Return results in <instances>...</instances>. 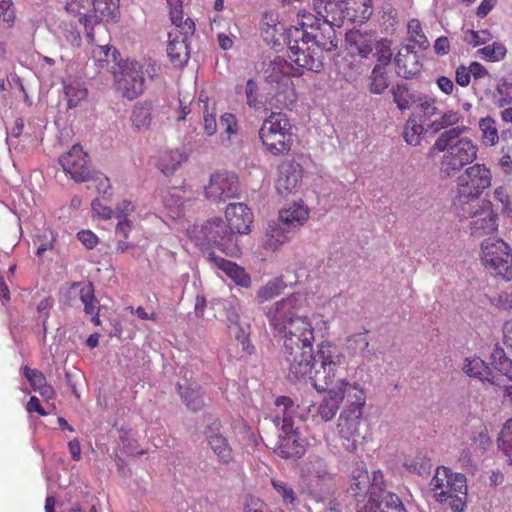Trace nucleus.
Here are the masks:
<instances>
[{
  "label": "nucleus",
  "mask_w": 512,
  "mask_h": 512,
  "mask_svg": "<svg viewBox=\"0 0 512 512\" xmlns=\"http://www.w3.org/2000/svg\"><path fill=\"white\" fill-rule=\"evenodd\" d=\"M306 298L300 293L276 301L266 312L269 325L283 341V354L291 381L306 379L311 370L314 328L307 316L300 315Z\"/></svg>",
  "instance_id": "obj_1"
},
{
  "label": "nucleus",
  "mask_w": 512,
  "mask_h": 512,
  "mask_svg": "<svg viewBox=\"0 0 512 512\" xmlns=\"http://www.w3.org/2000/svg\"><path fill=\"white\" fill-rule=\"evenodd\" d=\"M470 128L456 126L442 132L436 139L433 149L444 152L440 170L445 176H453L477 158L478 146L468 137H461Z\"/></svg>",
  "instance_id": "obj_2"
},
{
  "label": "nucleus",
  "mask_w": 512,
  "mask_h": 512,
  "mask_svg": "<svg viewBox=\"0 0 512 512\" xmlns=\"http://www.w3.org/2000/svg\"><path fill=\"white\" fill-rule=\"evenodd\" d=\"M276 414L273 423L279 427L278 440L273 447L274 452L285 459H296L304 455L307 441L301 437L298 428L294 427L296 408L294 401L287 396H279L275 400Z\"/></svg>",
  "instance_id": "obj_3"
},
{
  "label": "nucleus",
  "mask_w": 512,
  "mask_h": 512,
  "mask_svg": "<svg viewBox=\"0 0 512 512\" xmlns=\"http://www.w3.org/2000/svg\"><path fill=\"white\" fill-rule=\"evenodd\" d=\"M324 66L323 55L317 47L303 36L289 34L288 41V59L277 57L271 63L273 71L279 73H290L294 77H299L305 71L320 72Z\"/></svg>",
  "instance_id": "obj_4"
},
{
  "label": "nucleus",
  "mask_w": 512,
  "mask_h": 512,
  "mask_svg": "<svg viewBox=\"0 0 512 512\" xmlns=\"http://www.w3.org/2000/svg\"><path fill=\"white\" fill-rule=\"evenodd\" d=\"M386 484L381 470L371 473L363 462L351 471L349 492L356 499L357 512H378Z\"/></svg>",
  "instance_id": "obj_5"
},
{
  "label": "nucleus",
  "mask_w": 512,
  "mask_h": 512,
  "mask_svg": "<svg viewBox=\"0 0 512 512\" xmlns=\"http://www.w3.org/2000/svg\"><path fill=\"white\" fill-rule=\"evenodd\" d=\"M317 356L321 360L320 370L313 371V360L311 361V370L306 375L314 388H326L328 385L346 384V372L348 364L346 356L341 349L334 343L323 341L318 346Z\"/></svg>",
  "instance_id": "obj_6"
},
{
  "label": "nucleus",
  "mask_w": 512,
  "mask_h": 512,
  "mask_svg": "<svg viewBox=\"0 0 512 512\" xmlns=\"http://www.w3.org/2000/svg\"><path fill=\"white\" fill-rule=\"evenodd\" d=\"M258 136L263 151L274 157L288 155L294 145L293 125L282 112H271L263 120Z\"/></svg>",
  "instance_id": "obj_7"
},
{
  "label": "nucleus",
  "mask_w": 512,
  "mask_h": 512,
  "mask_svg": "<svg viewBox=\"0 0 512 512\" xmlns=\"http://www.w3.org/2000/svg\"><path fill=\"white\" fill-rule=\"evenodd\" d=\"M492 173L485 164L476 163L466 168L457 179L454 206H460L463 216L475 217L478 213L470 205L479 200L483 192L491 186Z\"/></svg>",
  "instance_id": "obj_8"
},
{
  "label": "nucleus",
  "mask_w": 512,
  "mask_h": 512,
  "mask_svg": "<svg viewBox=\"0 0 512 512\" xmlns=\"http://www.w3.org/2000/svg\"><path fill=\"white\" fill-rule=\"evenodd\" d=\"M434 498L440 503H448L453 512H462L466 506V477L453 473L447 467H438L430 482Z\"/></svg>",
  "instance_id": "obj_9"
},
{
  "label": "nucleus",
  "mask_w": 512,
  "mask_h": 512,
  "mask_svg": "<svg viewBox=\"0 0 512 512\" xmlns=\"http://www.w3.org/2000/svg\"><path fill=\"white\" fill-rule=\"evenodd\" d=\"M157 73L156 64L144 59L124 63L113 75L117 90L123 97L133 100L143 93L145 77L153 78Z\"/></svg>",
  "instance_id": "obj_10"
},
{
  "label": "nucleus",
  "mask_w": 512,
  "mask_h": 512,
  "mask_svg": "<svg viewBox=\"0 0 512 512\" xmlns=\"http://www.w3.org/2000/svg\"><path fill=\"white\" fill-rule=\"evenodd\" d=\"M93 9L90 14H80L79 21L86 30L90 43H95L96 33L105 36L108 32L103 22L116 21L119 16V0H92Z\"/></svg>",
  "instance_id": "obj_11"
},
{
  "label": "nucleus",
  "mask_w": 512,
  "mask_h": 512,
  "mask_svg": "<svg viewBox=\"0 0 512 512\" xmlns=\"http://www.w3.org/2000/svg\"><path fill=\"white\" fill-rule=\"evenodd\" d=\"M481 259L486 268L507 281L512 279V250L502 239H485L481 244Z\"/></svg>",
  "instance_id": "obj_12"
},
{
  "label": "nucleus",
  "mask_w": 512,
  "mask_h": 512,
  "mask_svg": "<svg viewBox=\"0 0 512 512\" xmlns=\"http://www.w3.org/2000/svg\"><path fill=\"white\" fill-rule=\"evenodd\" d=\"M271 71L267 75L266 81L268 84V91L266 102L272 108L276 109H291L296 103L297 93L290 73H279V71Z\"/></svg>",
  "instance_id": "obj_13"
},
{
  "label": "nucleus",
  "mask_w": 512,
  "mask_h": 512,
  "mask_svg": "<svg viewBox=\"0 0 512 512\" xmlns=\"http://www.w3.org/2000/svg\"><path fill=\"white\" fill-rule=\"evenodd\" d=\"M240 194L239 178L235 173L222 171L211 175L205 186L206 198L213 202H225Z\"/></svg>",
  "instance_id": "obj_14"
},
{
  "label": "nucleus",
  "mask_w": 512,
  "mask_h": 512,
  "mask_svg": "<svg viewBox=\"0 0 512 512\" xmlns=\"http://www.w3.org/2000/svg\"><path fill=\"white\" fill-rule=\"evenodd\" d=\"M362 416L363 414L358 410H342L340 413L337 430L342 444L347 451H356L357 444L365 438L360 429Z\"/></svg>",
  "instance_id": "obj_15"
},
{
  "label": "nucleus",
  "mask_w": 512,
  "mask_h": 512,
  "mask_svg": "<svg viewBox=\"0 0 512 512\" xmlns=\"http://www.w3.org/2000/svg\"><path fill=\"white\" fill-rule=\"evenodd\" d=\"M59 163L64 172L78 183L88 182L91 178V164L88 154L79 144L60 157Z\"/></svg>",
  "instance_id": "obj_16"
},
{
  "label": "nucleus",
  "mask_w": 512,
  "mask_h": 512,
  "mask_svg": "<svg viewBox=\"0 0 512 512\" xmlns=\"http://www.w3.org/2000/svg\"><path fill=\"white\" fill-rule=\"evenodd\" d=\"M303 174L304 169L300 163L292 159L282 161L277 167L275 180L277 193L285 197L296 194L301 188Z\"/></svg>",
  "instance_id": "obj_17"
},
{
  "label": "nucleus",
  "mask_w": 512,
  "mask_h": 512,
  "mask_svg": "<svg viewBox=\"0 0 512 512\" xmlns=\"http://www.w3.org/2000/svg\"><path fill=\"white\" fill-rule=\"evenodd\" d=\"M347 384L328 385L326 388H315L317 391H326L327 394L315 408L316 416L324 422L331 421L337 414L341 403L345 398V387Z\"/></svg>",
  "instance_id": "obj_18"
},
{
  "label": "nucleus",
  "mask_w": 512,
  "mask_h": 512,
  "mask_svg": "<svg viewBox=\"0 0 512 512\" xmlns=\"http://www.w3.org/2000/svg\"><path fill=\"white\" fill-rule=\"evenodd\" d=\"M222 424L218 419L212 421L205 427L204 435L208 445L217 456L218 460L224 464L233 461V450L227 438L221 432Z\"/></svg>",
  "instance_id": "obj_19"
},
{
  "label": "nucleus",
  "mask_w": 512,
  "mask_h": 512,
  "mask_svg": "<svg viewBox=\"0 0 512 512\" xmlns=\"http://www.w3.org/2000/svg\"><path fill=\"white\" fill-rule=\"evenodd\" d=\"M96 40L94 43L96 45L91 52L94 64L102 70L116 74V70L122 66L119 51L109 44L98 43L102 41L101 39L96 38Z\"/></svg>",
  "instance_id": "obj_20"
},
{
  "label": "nucleus",
  "mask_w": 512,
  "mask_h": 512,
  "mask_svg": "<svg viewBox=\"0 0 512 512\" xmlns=\"http://www.w3.org/2000/svg\"><path fill=\"white\" fill-rule=\"evenodd\" d=\"M335 26L322 22L321 25L316 26L314 31L304 33L303 36L313 47H317L322 54L323 51H333L338 45Z\"/></svg>",
  "instance_id": "obj_21"
},
{
  "label": "nucleus",
  "mask_w": 512,
  "mask_h": 512,
  "mask_svg": "<svg viewBox=\"0 0 512 512\" xmlns=\"http://www.w3.org/2000/svg\"><path fill=\"white\" fill-rule=\"evenodd\" d=\"M395 64L398 75L406 79L416 77L422 68L419 56L411 50L410 44L399 50L395 57Z\"/></svg>",
  "instance_id": "obj_22"
},
{
  "label": "nucleus",
  "mask_w": 512,
  "mask_h": 512,
  "mask_svg": "<svg viewBox=\"0 0 512 512\" xmlns=\"http://www.w3.org/2000/svg\"><path fill=\"white\" fill-rule=\"evenodd\" d=\"M346 42L348 53L364 60L372 55L376 43L372 35L362 33L359 30H350L346 34Z\"/></svg>",
  "instance_id": "obj_23"
},
{
  "label": "nucleus",
  "mask_w": 512,
  "mask_h": 512,
  "mask_svg": "<svg viewBox=\"0 0 512 512\" xmlns=\"http://www.w3.org/2000/svg\"><path fill=\"white\" fill-rule=\"evenodd\" d=\"M208 260L218 269L222 270L237 285L245 288L250 286V275L236 263L218 256L214 252L209 254Z\"/></svg>",
  "instance_id": "obj_24"
},
{
  "label": "nucleus",
  "mask_w": 512,
  "mask_h": 512,
  "mask_svg": "<svg viewBox=\"0 0 512 512\" xmlns=\"http://www.w3.org/2000/svg\"><path fill=\"white\" fill-rule=\"evenodd\" d=\"M130 126L135 133L150 130L153 122V105L149 101L136 102L129 116Z\"/></svg>",
  "instance_id": "obj_25"
},
{
  "label": "nucleus",
  "mask_w": 512,
  "mask_h": 512,
  "mask_svg": "<svg viewBox=\"0 0 512 512\" xmlns=\"http://www.w3.org/2000/svg\"><path fill=\"white\" fill-rule=\"evenodd\" d=\"M313 10L324 23L338 27L343 23L344 10L336 0H313Z\"/></svg>",
  "instance_id": "obj_26"
},
{
  "label": "nucleus",
  "mask_w": 512,
  "mask_h": 512,
  "mask_svg": "<svg viewBox=\"0 0 512 512\" xmlns=\"http://www.w3.org/2000/svg\"><path fill=\"white\" fill-rule=\"evenodd\" d=\"M291 226H265L262 245L265 250L275 252L292 237Z\"/></svg>",
  "instance_id": "obj_27"
},
{
  "label": "nucleus",
  "mask_w": 512,
  "mask_h": 512,
  "mask_svg": "<svg viewBox=\"0 0 512 512\" xmlns=\"http://www.w3.org/2000/svg\"><path fill=\"white\" fill-rule=\"evenodd\" d=\"M369 65L366 60L347 53L338 64V71L348 82L357 80L362 74L366 73Z\"/></svg>",
  "instance_id": "obj_28"
},
{
  "label": "nucleus",
  "mask_w": 512,
  "mask_h": 512,
  "mask_svg": "<svg viewBox=\"0 0 512 512\" xmlns=\"http://www.w3.org/2000/svg\"><path fill=\"white\" fill-rule=\"evenodd\" d=\"M173 33L169 32V43L167 45V55L170 61L176 65L181 66L187 62L189 57L188 45L186 43V36L184 30L180 32L181 37L177 35L172 38Z\"/></svg>",
  "instance_id": "obj_29"
},
{
  "label": "nucleus",
  "mask_w": 512,
  "mask_h": 512,
  "mask_svg": "<svg viewBox=\"0 0 512 512\" xmlns=\"http://www.w3.org/2000/svg\"><path fill=\"white\" fill-rule=\"evenodd\" d=\"M463 370L470 377L493 383V371L480 357L466 358Z\"/></svg>",
  "instance_id": "obj_30"
},
{
  "label": "nucleus",
  "mask_w": 512,
  "mask_h": 512,
  "mask_svg": "<svg viewBox=\"0 0 512 512\" xmlns=\"http://www.w3.org/2000/svg\"><path fill=\"white\" fill-rule=\"evenodd\" d=\"M71 289H78L79 298L84 305V312L86 314H94L99 310V302L95 297L94 285L92 282H74Z\"/></svg>",
  "instance_id": "obj_31"
},
{
  "label": "nucleus",
  "mask_w": 512,
  "mask_h": 512,
  "mask_svg": "<svg viewBox=\"0 0 512 512\" xmlns=\"http://www.w3.org/2000/svg\"><path fill=\"white\" fill-rule=\"evenodd\" d=\"M181 399L186 407L194 412L199 411L204 406V398L201 386L198 384H188L186 386H178Z\"/></svg>",
  "instance_id": "obj_32"
},
{
  "label": "nucleus",
  "mask_w": 512,
  "mask_h": 512,
  "mask_svg": "<svg viewBox=\"0 0 512 512\" xmlns=\"http://www.w3.org/2000/svg\"><path fill=\"white\" fill-rule=\"evenodd\" d=\"M490 305L498 311L512 310V286L506 288H490L485 294Z\"/></svg>",
  "instance_id": "obj_33"
},
{
  "label": "nucleus",
  "mask_w": 512,
  "mask_h": 512,
  "mask_svg": "<svg viewBox=\"0 0 512 512\" xmlns=\"http://www.w3.org/2000/svg\"><path fill=\"white\" fill-rule=\"evenodd\" d=\"M23 374L34 391H38L46 398H52L54 396L55 392L53 387L47 383L45 375L40 370L25 366Z\"/></svg>",
  "instance_id": "obj_34"
},
{
  "label": "nucleus",
  "mask_w": 512,
  "mask_h": 512,
  "mask_svg": "<svg viewBox=\"0 0 512 512\" xmlns=\"http://www.w3.org/2000/svg\"><path fill=\"white\" fill-rule=\"evenodd\" d=\"M346 384V406L343 410H358L363 414V408L366 404L365 390L357 382L351 384L346 380Z\"/></svg>",
  "instance_id": "obj_35"
},
{
  "label": "nucleus",
  "mask_w": 512,
  "mask_h": 512,
  "mask_svg": "<svg viewBox=\"0 0 512 512\" xmlns=\"http://www.w3.org/2000/svg\"><path fill=\"white\" fill-rule=\"evenodd\" d=\"M228 224H252L253 212L245 203H230L225 210Z\"/></svg>",
  "instance_id": "obj_36"
},
{
  "label": "nucleus",
  "mask_w": 512,
  "mask_h": 512,
  "mask_svg": "<svg viewBox=\"0 0 512 512\" xmlns=\"http://www.w3.org/2000/svg\"><path fill=\"white\" fill-rule=\"evenodd\" d=\"M308 217L309 209L301 203H292L279 211V219L282 224H303Z\"/></svg>",
  "instance_id": "obj_37"
},
{
  "label": "nucleus",
  "mask_w": 512,
  "mask_h": 512,
  "mask_svg": "<svg viewBox=\"0 0 512 512\" xmlns=\"http://www.w3.org/2000/svg\"><path fill=\"white\" fill-rule=\"evenodd\" d=\"M403 466L410 472L419 475L428 474L431 469L430 459L424 451H414L405 456Z\"/></svg>",
  "instance_id": "obj_38"
},
{
  "label": "nucleus",
  "mask_w": 512,
  "mask_h": 512,
  "mask_svg": "<svg viewBox=\"0 0 512 512\" xmlns=\"http://www.w3.org/2000/svg\"><path fill=\"white\" fill-rule=\"evenodd\" d=\"M308 484L317 489L320 482L330 479L327 469V463L322 458H316L309 462L307 466Z\"/></svg>",
  "instance_id": "obj_39"
},
{
  "label": "nucleus",
  "mask_w": 512,
  "mask_h": 512,
  "mask_svg": "<svg viewBox=\"0 0 512 512\" xmlns=\"http://www.w3.org/2000/svg\"><path fill=\"white\" fill-rule=\"evenodd\" d=\"M297 18V26H295L293 29H290L289 34L292 32L293 35H298V37H303L304 33L314 31L316 26L322 24L320 16L317 14L314 15L305 10H300L297 13Z\"/></svg>",
  "instance_id": "obj_40"
},
{
  "label": "nucleus",
  "mask_w": 512,
  "mask_h": 512,
  "mask_svg": "<svg viewBox=\"0 0 512 512\" xmlns=\"http://www.w3.org/2000/svg\"><path fill=\"white\" fill-rule=\"evenodd\" d=\"M169 6V13L172 23L177 27L184 30L185 34H193L195 30L194 22L187 18L183 19L182 1L181 0H167Z\"/></svg>",
  "instance_id": "obj_41"
},
{
  "label": "nucleus",
  "mask_w": 512,
  "mask_h": 512,
  "mask_svg": "<svg viewBox=\"0 0 512 512\" xmlns=\"http://www.w3.org/2000/svg\"><path fill=\"white\" fill-rule=\"evenodd\" d=\"M407 35L409 43L413 44L410 45V48L418 47L420 50H426L430 45L423 31L421 22L418 19L413 18L409 20L407 24Z\"/></svg>",
  "instance_id": "obj_42"
},
{
  "label": "nucleus",
  "mask_w": 512,
  "mask_h": 512,
  "mask_svg": "<svg viewBox=\"0 0 512 512\" xmlns=\"http://www.w3.org/2000/svg\"><path fill=\"white\" fill-rule=\"evenodd\" d=\"M481 141L485 146H495L499 141L497 123L491 116L483 117L478 123Z\"/></svg>",
  "instance_id": "obj_43"
},
{
  "label": "nucleus",
  "mask_w": 512,
  "mask_h": 512,
  "mask_svg": "<svg viewBox=\"0 0 512 512\" xmlns=\"http://www.w3.org/2000/svg\"><path fill=\"white\" fill-rule=\"evenodd\" d=\"M490 359L493 368L512 381V359L506 356L503 348L496 345L491 352Z\"/></svg>",
  "instance_id": "obj_44"
},
{
  "label": "nucleus",
  "mask_w": 512,
  "mask_h": 512,
  "mask_svg": "<svg viewBox=\"0 0 512 512\" xmlns=\"http://www.w3.org/2000/svg\"><path fill=\"white\" fill-rule=\"evenodd\" d=\"M183 161V155L178 150L163 152L158 160V167L163 174H172Z\"/></svg>",
  "instance_id": "obj_45"
},
{
  "label": "nucleus",
  "mask_w": 512,
  "mask_h": 512,
  "mask_svg": "<svg viewBox=\"0 0 512 512\" xmlns=\"http://www.w3.org/2000/svg\"><path fill=\"white\" fill-rule=\"evenodd\" d=\"M389 86L385 66L376 65L370 76L369 90L373 94H382Z\"/></svg>",
  "instance_id": "obj_46"
},
{
  "label": "nucleus",
  "mask_w": 512,
  "mask_h": 512,
  "mask_svg": "<svg viewBox=\"0 0 512 512\" xmlns=\"http://www.w3.org/2000/svg\"><path fill=\"white\" fill-rule=\"evenodd\" d=\"M507 49L501 42H493L477 50V55L488 62H499L506 57Z\"/></svg>",
  "instance_id": "obj_47"
},
{
  "label": "nucleus",
  "mask_w": 512,
  "mask_h": 512,
  "mask_svg": "<svg viewBox=\"0 0 512 512\" xmlns=\"http://www.w3.org/2000/svg\"><path fill=\"white\" fill-rule=\"evenodd\" d=\"M220 125L224 130L221 135V143L228 147L231 144V136L235 135L238 130L237 118L232 113H224L220 117Z\"/></svg>",
  "instance_id": "obj_48"
},
{
  "label": "nucleus",
  "mask_w": 512,
  "mask_h": 512,
  "mask_svg": "<svg viewBox=\"0 0 512 512\" xmlns=\"http://www.w3.org/2000/svg\"><path fill=\"white\" fill-rule=\"evenodd\" d=\"M392 94L394 102L402 111L409 109L415 102L414 95L405 84H397L392 87Z\"/></svg>",
  "instance_id": "obj_49"
},
{
  "label": "nucleus",
  "mask_w": 512,
  "mask_h": 512,
  "mask_svg": "<svg viewBox=\"0 0 512 512\" xmlns=\"http://www.w3.org/2000/svg\"><path fill=\"white\" fill-rule=\"evenodd\" d=\"M69 108L76 107L87 96V89L78 81H72L64 86Z\"/></svg>",
  "instance_id": "obj_50"
},
{
  "label": "nucleus",
  "mask_w": 512,
  "mask_h": 512,
  "mask_svg": "<svg viewBox=\"0 0 512 512\" xmlns=\"http://www.w3.org/2000/svg\"><path fill=\"white\" fill-rule=\"evenodd\" d=\"M423 132V125L410 118L404 126L403 137L409 145L417 146L420 144Z\"/></svg>",
  "instance_id": "obj_51"
},
{
  "label": "nucleus",
  "mask_w": 512,
  "mask_h": 512,
  "mask_svg": "<svg viewBox=\"0 0 512 512\" xmlns=\"http://www.w3.org/2000/svg\"><path fill=\"white\" fill-rule=\"evenodd\" d=\"M463 119V116L460 114L459 111L455 110H447L442 113L439 119L435 120L432 123V127L435 130H441V129H447L449 127L455 128L454 126L461 122Z\"/></svg>",
  "instance_id": "obj_52"
},
{
  "label": "nucleus",
  "mask_w": 512,
  "mask_h": 512,
  "mask_svg": "<svg viewBox=\"0 0 512 512\" xmlns=\"http://www.w3.org/2000/svg\"><path fill=\"white\" fill-rule=\"evenodd\" d=\"M498 447L512 461V419H508L498 437Z\"/></svg>",
  "instance_id": "obj_53"
},
{
  "label": "nucleus",
  "mask_w": 512,
  "mask_h": 512,
  "mask_svg": "<svg viewBox=\"0 0 512 512\" xmlns=\"http://www.w3.org/2000/svg\"><path fill=\"white\" fill-rule=\"evenodd\" d=\"M348 349L353 354H359L363 358L370 356L369 341L365 334H356L348 339Z\"/></svg>",
  "instance_id": "obj_54"
},
{
  "label": "nucleus",
  "mask_w": 512,
  "mask_h": 512,
  "mask_svg": "<svg viewBox=\"0 0 512 512\" xmlns=\"http://www.w3.org/2000/svg\"><path fill=\"white\" fill-rule=\"evenodd\" d=\"M283 290V284L281 281L272 280L266 285L261 287L257 292V300L259 303H264L273 299L274 297L281 294Z\"/></svg>",
  "instance_id": "obj_55"
},
{
  "label": "nucleus",
  "mask_w": 512,
  "mask_h": 512,
  "mask_svg": "<svg viewBox=\"0 0 512 512\" xmlns=\"http://www.w3.org/2000/svg\"><path fill=\"white\" fill-rule=\"evenodd\" d=\"M383 503L381 512H407L401 499L392 492H384L380 498V503Z\"/></svg>",
  "instance_id": "obj_56"
},
{
  "label": "nucleus",
  "mask_w": 512,
  "mask_h": 512,
  "mask_svg": "<svg viewBox=\"0 0 512 512\" xmlns=\"http://www.w3.org/2000/svg\"><path fill=\"white\" fill-rule=\"evenodd\" d=\"M495 104L504 107L512 103V83L500 82L494 93Z\"/></svg>",
  "instance_id": "obj_57"
},
{
  "label": "nucleus",
  "mask_w": 512,
  "mask_h": 512,
  "mask_svg": "<svg viewBox=\"0 0 512 512\" xmlns=\"http://www.w3.org/2000/svg\"><path fill=\"white\" fill-rule=\"evenodd\" d=\"M492 444L491 438L488 434L487 427L480 425L477 428L476 434L472 438V447L475 451L480 453L485 452Z\"/></svg>",
  "instance_id": "obj_58"
},
{
  "label": "nucleus",
  "mask_w": 512,
  "mask_h": 512,
  "mask_svg": "<svg viewBox=\"0 0 512 512\" xmlns=\"http://www.w3.org/2000/svg\"><path fill=\"white\" fill-rule=\"evenodd\" d=\"M492 39V35L488 30H466L463 35V40L473 47L484 45Z\"/></svg>",
  "instance_id": "obj_59"
},
{
  "label": "nucleus",
  "mask_w": 512,
  "mask_h": 512,
  "mask_svg": "<svg viewBox=\"0 0 512 512\" xmlns=\"http://www.w3.org/2000/svg\"><path fill=\"white\" fill-rule=\"evenodd\" d=\"M271 484L275 491L282 498V501L285 505L294 504L296 500V494L291 486H289L286 482L277 479H271Z\"/></svg>",
  "instance_id": "obj_60"
},
{
  "label": "nucleus",
  "mask_w": 512,
  "mask_h": 512,
  "mask_svg": "<svg viewBox=\"0 0 512 512\" xmlns=\"http://www.w3.org/2000/svg\"><path fill=\"white\" fill-rule=\"evenodd\" d=\"M33 242L37 245L36 254L41 256L48 249L52 248L54 237L49 229H43L42 232L34 235Z\"/></svg>",
  "instance_id": "obj_61"
},
{
  "label": "nucleus",
  "mask_w": 512,
  "mask_h": 512,
  "mask_svg": "<svg viewBox=\"0 0 512 512\" xmlns=\"http://www.w3.org/2000/svg\"><path fill=\"white\" fill-rule=\"evenodd\" d=\"M418 108L425 119H430L439 113L437 100L430 96H424L419 99Z\"/></svg>",
  "instance_id": "obj_62"
},
{
  "label": "nucleus",
  "mask_w": 512,
  "mask_h": 512,
  "mask_svg": "<svg viewBox=\"0 0 512 512\" xmlns=\"http://www.w3.org/2000/svg\"><path fill=\"white\" fill-rule=\"evenodd\" d=\"M89 182H91L89 188L93 187L99 194L103 195H105L111 187L109 178L101 172L91 171Z\"/></svg>",
  "instance_id": "obj_63"
},
{
  "label": "nucleus",
  "mask_w": 512,
  "mask_h": 512,
  "mask_svg": "<svg viewBox=\"0 0 512 512\" xmlns=\"http://www.w3.org/2000/svg\"><path fill=\"white\" fill-rule=\"evenodd\" d=\"M0 19L9 27L13 26L16 14L12 0H0Z\"/></svg>",
  "instance_id": "obj_64"
}]
</instances>
